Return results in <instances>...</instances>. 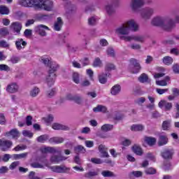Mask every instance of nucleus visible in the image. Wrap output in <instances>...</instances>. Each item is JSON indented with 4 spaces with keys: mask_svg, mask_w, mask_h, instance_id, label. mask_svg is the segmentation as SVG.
<instances>
[{
    "mask_svg": "<svg viewBox=\"0 0 179 179\" xmlns=\"http://www.w3.org/2000/svg\"><path fill=\"white\" fill-rule=\"evenodd\" d=\"M138 29L139 26L138 24H136L135 20H130L122 24L120 27H117L115 31L120 40L128 41V39L126 38L127 37H131V36H128V34H129V31L131 30V31H138Z\"/></svg>",
    "mask_w": 179,
    "mask_h": 179,
    "instance_id": "1",
    "label": "nucleus"
},
{
    "mask_svg": "<svg viewBox=\"0 0 179 179\" xmlns=\"http://www.w3.org/2000/svg\"><path fill=\"white\" fill-rule=\"evenodd\" d=\"M153 26L163 27L166 31H171L176 27V22L173 19L157 16L152 20Z\"/></svg>",
    "mask_w": 179,
    "mask_h": 179,
    "instance_id": "2",
    "label": "nucleus"
},
{
    "mask_svg": "<svg viewBox=\"0 0 179 179\" xmlns=\"http://www.w3.org/2000/svg\"><path fill=\"white\" fill-rule=\"evenodd\" d=\"M41 152L45 153H57L58 155H53L50 158V162L52 163H59L60 162H64L66 160V157L61 155L62 151L59 148H55L52 147H46L41 150Z\"/></svg>",
    "mask_w": 179,
    "mask_h": 179,
    "instance_id": "3",
    "label": "nucleus"
},
{
    "mask_svg": "<svg viewBox=\"0 0 179 179\" xmlns=\"http://www.w3.org/2000/svg\"><path fill=\"white\" fill-rule=\"evenodd\" d=\"M54 8V3L51 0H38L36 3V9H42L47 10V12H51Z\"/></svg>",
    "mask_w": 179,
    "mask_h": 179,
    "instance_id": "4",
    "label": "nucleus"
},
{
    "mask_svg": "<svg viewBox=\"0 0 179 179\" xmlns=\"http://www.w3.org/2000/svg\"><path fill=\"white\" fill-rule=\"evenodd\" d=\"M155 13V8L147 7L141 11V17L145 20H149Z\"/></svg>",
    "mask_w": 179,
    "mask_h": 179,
    "instance_id": "5",
    "label": "nucleus"
},
{
    "mask_svg": "<svg viewBox=\"0 0 179 179\" xmlns=\"http://www.w3.org/2000/svg\"><path fill=\"white\" fill-rule=\"evenodd\" d=\"M38 0H18V3L24 8H36Z\"/></svg>",
    "mask_w": 179,
    "mask_h": 179,
    "instance_id": "6",
    "label": "nucleus"
},
{
    "mask_svg": "<svg viewBox=\"0 0 179 179\" xmlns=\"http://www.w3.org/2000/svg\"><path fill=\"white\" fill-rule=\"evenodd\" d=\"M145 6L144 0H131L130 6L134 12H138L140 8Z\"/></svg>",
    "mask_w": 179,
    "mask_h": 179,
    "instance_id": "7",
    "label": "nucleus"
},
{
    "mask_svg": "<svg viewBox=\"0 0 179 179\" xmlns=\"http://www.w3.org/2000/svg\"><path fill=\"white\" fill-rule=\"evenodd\" d=\"M130 66H134L133 69H130L132 73H138L141 71V64L136 59H130Z\"/></svg>",
    "mask_w": 179,
    "mask_h": 179,
    "instance_id": "8",
    "label": "nucleus"
},
{
    "mask_svg": "<svg viewBox=\"0 0 179 179\" xmlns=\"http://www.w3.org/2000/svg\"><path fill=\"white\" fill-rule=\"evenodd\" d=\"M12 145H13V143L11 141H2L0 139V148L2 152H6V150H9V149L12 148Z\"/></svg>",
    "mask_w": 179,
    "mask_h": 179,
    "instance_id": "9",
    "label": "nucleus"
},
{
    "mask_svg": "<svg viewBox=\"0 0 179 179\" xmlns=\"http://www.w3.org/2000/svg\"><path fill=\"white\" fill-rule=\"evenodd\" d=\"M45 30H50V28L44 24H39L35 27L36 33H38V34H39V36H42V37L47 36Z\"/></svg>",
    "mask_w": 179,
    "mask_h": 179,
    "instance_id": "10",
    "label": "nucleus"
},
{
    "mask_svg": "<svg viewBox=\"0 0 179 179\" xmlns=\"http://www.w3.org/2000/svg\"><path fill=\"white\" fill-rule=\"evenodd\" d=\"M158 106L159 108H163L165 111H171L173 108V103L164 100L160 101Z\"/></svg>",
    "mask_w": 179,
    "mask_h": 179,
    "instance_id": "11",
    "label": "nucleus"
},
{
    "mask_svg": "<svg viewBox=\"0 0 179 179\" xmlns=\"http://www.w3.org/2000/svg\"><path fill=\"white\" fill-rule=\"evenodd\" d=\"M127 41H131L134 40V41H138V43H145V40H146V36L143 35H131L130 37L126 38Z\"/></svg>",
    "mask_w": 179,
    "mask_h": 179,
    "instance_id": "12",
    "label": "nucleus"
},
{
    "mask_svg": "<svg viewBox=\"0 0 179 179\" xmlns=\"http://www.w3.org/2000/svg\"><path fill=\"white\" fill-rule=\"evenodd\" d=\"M10 29L13 30L14 33H17V34H20V31L22 30V23L20 22H14L10 26Z\"/></svg>",
    "mask_w": 179,
    "mask_h": 179,
    "instance_id": "13",
    "label": "nucleus"
},
{
    "mask_svg": "<svg viewBox=\"0 0 179 179\" xmlns=\"http://www.w3.org/2000/svg\"><path fill=\"white\" fill-rule=\"evenodd\" d=\"M111 74L110 73H102L98 76L99 83L106 85L107 83V78H110Z\"/></svg>",
    "mask_w": 179,
    "mask_h": 179,
    "instance_id": "14",
    "label": "nucleus"
},
{
    "mask_svg": "<svg viewBox=\"0 0 179 179\" xmlns=\"http://www.w3.org/2000/svg\"><path fill=\"white\" fill-rule=\"evenodd\" d=\"M18 90H19V85H17V84L15 83H10L6 87V91L8 93H17Z\"/></svg>",
    "mask_w": 179,
    "mask_h": 179,
    "instance_id": "15",
    "label": "nucleus"
},
{
    "mask_svg": "<svg viewBox=\"0 0 179 179\" xmlns=\"http://www.w3.org/2000/svg\"><path fill=\"white\" fill-rule=\"evenodd\" d=\"M173 153L174 152H173V150L166 149L161 153V155H162V157H163V159H164L165 160H167V159H173Z\"/></svg>",
    "mask_w": 179,
    "mask_h": 179,
    "instance_id": "16",
    "label": "nucleus"
},
{
    "mask_svg": "<svg viewBox=\"0 0 179 179\" xmlns=\"http://www.w3.org/2000/svg\"><path fill=\"white\" fill-rule=\"evenodd\" d=\"M6 136H12L13 139H17L20 136L19 130L13 129L10 131L6 132Z\"/></svg>",
    "mask_w": 179,
    "mask_h": 179,
    "instance_id": "17",
    "label": "nucleus"
},
{
    "mask_svg": "<svg viewBox=\"0 0 179 179\" xmlns=\"http://www.w3.org/2000/svg\"><path fill=\"white\" fill-rule=\"evenodd\" d=\"M58 68H59V65L57 64L56 62H52L50 65V69L48 71V73L50 74V76H55V72L57 71Z\"/></svg>",
    "mask_w": 179,
    "mask_h": 179,
    "instance_id": "18",
    "label": "nucleus"
},
{
    "mask_svg": "<svg viewBox=\"0 0 179 179\" xmlns=\"http://www.w3.org/2000/svg\"><path fill=\"white\" fill-rule=\"evenodd\" d=\"M52 169L55 173H66V171H69V168L64 166H55L52 167Z\"/></svg>",
    "mask_w": 179,
    "mask_h": 179,
    "instance_id": "19",
    "label": "nucleus"
},
{
    "mask_svg": "<svg viewBox=\"0 0 179 179\" xmlns=\"http://www.w3.org/2000/svg\"><path fill=\"white\" fill-rule=\"evenodd\" d=\"M26 45H27V43L24 41H23L22 38H18L16 41H15V47L17 48V50H20L22 48H24V47H26Z\"/></svg>",
    "mask_w": 179,
    "mask_h": 179,
    "instance_id": "20",
    "label": "nucleus"
},
{
    "mask_svg": "<svg viewBox=\"0 0 179 179\" xmlns=\"http://www.w3.org/2000/svg\"><path fill=\"white\" fill-rule=\"evenodd\" d=\"M55 79H57V75L55 76H51V74L48 73V76L46 77V83L49 87H51L55 83Z\"/></svg>",
    "mask_w": 179,
    "mask_h": 179,
    "instance_id": "21",
    "label": "nucleus"
},
{
    "mask_svg": "<svg viewBox=\"0 0 179 179\" xmlns=\"http://www.w3.org/2000/svg\"><path fill=\"white\" fill-rule=\"evenodd\" d=\"M52 128L57 131L62 130V131H69V127L64 124H61L59 123H54L52 124Z\"/></svg>",
    "mask_w": 179,
    "mask_h": 179,
    "instance_id": "22",
    "label": "nucleus"
},
{
    "mask_svg": "<svg viewBox=\"0 0 179 179\" xmlns=\"http://www.w3.org/2000/svg\"><path fill=\"white\" fill-rule=\"evenodd\" d=\"M121 92V85L116 84L110 89V94L112 96H117Z\"/></svg>",
    "mask_w": 179,
    "mask_h": 179,
    "instance_id": "23",
    "label": "nucleus"
},
{
    "mask_svg": "<svg viewBox=\"0 0 179 179\" xmlns=\"http://www.w3.org/2000/svg\"><path fill=\"white\" fill-rule=\"evenodd\" d=\"M99 151L100 152L101 155H102L101 157H109L108 152H107V148L106 145L101 144L98 147Z\"/></svg>",
    "mask_w": 179,
    "mask_h": 179,
    "instance_id": "24",
    "label": "nucleus"
},
{
    "mask_svg": "<svg viewBox=\"0 0 179 179\" xmlns=\"http://www.w3.org/2000/svg\"><path fill=\"white\" fill-rule=\"evenodd\" d=\"M134 153L135 155H137V156H142L143 155V151L142 150V148H141L140 145L135 144L132 148H131Z\"/></svg>",
    "mask_w": 179,
    "mask_h": 179,
    "instance_id": "25",
    "label": "nucleus"
},
{
    "mask_svg": "<svg viewBox=\"0 0 179 179\" xmlns=\"http://www.w3.org/2000/svg\"><path fill=\"white\" fill-rule=\"evenodd\" d=\"M168 142H169V139L167 138V136L159 135V138L158 141V145L159 146H164V145H167Z\"/></svg>",
    "mask_w": 179,
    "mask_h": 179,
    "instance_id": "26",
    "label": "nucleus"
},
{
    "mask_svg": "<svg viewBox=\"0 0 179 179\" xmlns=\"http://www.w3.org/2000/svg\"><path fill=\"white\" fill-rule=\"evenodd\" d=\"M171 80L170 76H166L164 80L156 81V85H157V86H167V83L170 82Z\"/></svg>",
    "mask_w": 179,
    "mask_h": 179,
    "instance_id": "27",
    "label": "nucleus"
},
{
    "mask_svg": "<svg viewBox=\"0 0 179 179\" xmlns=\"http://www.w3.org/2000/svg\"><path fill=\"white\" fill-rule=\"evenodd\" d=\"M62 24H64L62 19L59 17H57V21L55 22L54 24V30H55L56 31H59L61 30V28L62 27Z\"/></svg>",
    "mask_w": 179,
    "mask_h": 179,
    "instance_id": "28",
    "label": "nucleus"
},
{
    "mask_svg": "<svg viewBox=\"0 0 179 179\" xmlns=\"http://www.w3.org/2000/svg\"><path fill=\"white\" fill-rule=\"evenodd\" d=\"M144 141L149 146H155L156 145V138L145 136Z\"/></svg>",
    "mask_w": 179,
    "mask_h": 179,
    "instance_id": "29",
    "label": "nucleus"
},
{
    "mask_svg": "<svg viewBox=\"0 0 179 179\" xmlns=\"http://www.w3.org/2000/svg\"><path fill=\"white\" fill-rule=\"evenodd\" d=\"M94 113H107V107L103 105H98L96 107L93 108Z\"/></svg>",
    "mask_w": 179,
    "mask_h": 179,
    "instance_id": "30",
    "label": "nucleus"
},
{
    "mask_svg": "<svg viewBox=\"0 0 179 179\" xmlns=\"http://www.w3.org/2000/svg\"><path fill=\"white\" fill-rule=\"evenodd\" d=\"M64 139L62 137H53L48 140L49 143H62Z\"/></svg>",
    "mask_w": 179,
    "mask_h": 179,
    "instance_id": "31",
    "label": "nucleus"
},
{
    "mask_svg": "<svg viewBox=\"0 0 179 179\" xmlns=\"http://www.w3.org/2000/svg\"><path fill=\"white\" fill-rule=\"evenodd\" d=\"M115 65L113 63H106L105 65V73H110L111 71H115Z\"/></svg>",
    "mask_w": 179,
    "mask_h": 179,
    "instance_id": "32",
    "label": "nucleus"
},
{
    "mask_svg": "<svg viewBox=\"0 0 179 179\" xmlns=\"http://www.w3.org/2000/svg\"><path fill=\"white\" fill-rule=\"evenodd\" d=\"M131 131H134L135 132H138L139 131H143L145 129V126L142 124H133L131 127Z\"/></svg>",
    "mask_w": 179,
    "mask_h": 179,
    "instance_id": "33",
    "label": "nucleus"
},
{
    "mask_svg": "<svg viewBox=\"0 0 179 179\" xmlns=\"http://www.w3.org/2000/svg\"><path fill=\"white\" fill-rule=\"evenodd\" d=\"M113 128H114L113 124H105L101 126V131H103V132H108L109 131H113Z\"/></svg>",
    "mask_w": 179,
    "mask_h": 179,
    "instance_id": "34",
    "label": "nucleus"
},
{
    "mask_svg": "<svg viewBox=\"0 0 179 179\" xmlns=\"http://www.w3.org/2000/svg\"><path fill=\"white\" fill-rule=\"evenodd\" d=\"M9 13H10L9 8L3 5L0 6V15H8Z\"/></svg>",
    "mask_w": 179,
    "mask_h": 179,
    "instance_id": "35",
    "label": "nucleus"
},
{
    "mask_svg": "<svg viewBox=\"0 0 179 179\" xmlns=\"http://www.w3.org/2000/svg\"><path fill=\"white\" fill-rule=\"evenodd\" d=\"M138 81L141 83H147V82H149V76H148L146 73H142L138 77Z\"/></svg>",
    "mask_w": 179,
    "mask_h": 179,
    "instance_id": "36",
    "label": "nucleus"
},
{
    "mask_svg": "<svg viewBox=\"0 0 179 179\" xmlns=\"http://www.w3.org/2000/svg\"><path fill=\"white\" fill-rule=\"evenodd\" d=\"M158 71L161 73H157L154 75L155 79H159V78H163L166 73H163L164 72L165 69L163 67L158 68Z\"/></svg>",
    "mask_w": 179,
    "mask_h": 179,
    "instance_id": "37",
    "label": "nucleus"
},
{
    "mask_svg": "<svg viewBox=\"0 0 179 179\" xmlns=\"http://www.w3.org/2000/svg\"><path fill=\"white\" fill-rule=\"evenodd\" d=\"M48 139H50V137H48V135L43 134V135L38 136L36 138V141H37V142H39L40 143H44L45 142H46V141H48Z\"/></svg>",
    "mask_w": 179,
    "mask_h": 179,
    "instance_id": "38",
    "label": "nucleus"
},
{
    "mask_svg": "<svg viewBox=\"0 0 179 179\" xmlns=\"http://www.w3.org/2000/svg\"><path fill=\"white\" fill-rule=\"evenodd\" d=\"M9 36V29L7 27L0 28V37H6Z\"/></svg>",
    "mask_w": 179,
    "mask_h": 179,
    "instance_id": "39",
    "label": "nucleus"
},
{
    "mask_svg": "<svg viewBox=\"0 0 179 179\" xmlns=\"http://www.w3.org/2000/svg\"><path fill=\"white\" fill-rule=\"evenodd\" d=\"M38 93H40V89L35 87L30 91L29 94L31 97H37Z\"/></svg>",
    "mask_w": 179,
    "mask_h": 179,
    "instance_id": "40",
    "label": "nucleus"
},
{
    "mask_svg": "<svg viewBox=\"0 0 179 179\" xmlns=\"http://www.w3.org/2000/svg\"><path fill=\"white\" fill-rule=\"evenodd\" d=\"M29 155V152H24L22 154H14L13 155V157L15 159L17 160V159H26Z\"/></svg>",
    "mask_w": 179,
    "mask_h": 179,
    "instance_id": "41",
    "label": "nucleus"
},
{
    "mask_svg": "<svg viewBox=\"0 0 179 179\" xmlns=\"http://www.w3.org/2000/svg\"><path fill=\"white\" fill-rule=\"evenodd\" d=\"M96 176H99V172L91 171L85 173L84 177H85V178H92V177H96Z\"/></svg>",
    "mask_w": 179,
    "mask_h": 179,
    "instance_id": "42",
    "label": "nucleus"
},
{
    "mask_svg": "<svg viewBox=\"0 0 179 179\" xmlns=\"http://www.w3.org/2000/svg\"><path fill=\"white\" fill-rule=\"evenodd\" d=\"M162 61L165 65H171L173 64V58L170 56L164 57Z\"/></svg>",
    "mask_w": 179,
    "mask_h": 179,
    "instance_id": "43",
    "label": "nucleus"
},
{
    "mask_svg": "<svg viewBox=\"0 0 179 179\" xmlns=\"http://www.w3.org/2000/svg\"><path fill=\"white\" fill-rule=\"evenodd\" d=\"M143 174V173H142V171H134L129 173V177L132 178V176H134V177H136V178H139V177H142Z\"/></svg>",
    "mask_w": 179,
    "mask_h": 179,
    "instance_id": "44",
    "label": "nucleus"
},
{
    "mask_svg": "<svg viewBox=\"0 0 179 179\" xmlns=\"http://www.w3.org/2000/svg\"><path fill=\"white\" fill-rule=\"evenodd\" d=\"M13 16L17 20H20L23 17V16H24V13L20 10H18L13 13Z\"/></svg>",
    "mask_w": 179,
    "mask_h": 179,
    "instance_id": "45",
    "label": "nucleus"
},
{
    "mask_svg": "<svg viewBox=\"0 0 179 179\" xmlns=\"http://www.w3.org/2000/svg\"><path fill=\"white\" fill-rule=\"evenodd\" d=\"M101 174L103 177H108V178L115 177V175L111 171H103L101 172Z\"/></svg>",
    "mask_w": 179,
    "mask_h": 179,
    "instance_id": "46",
    "label": "nucleus"
},
{
    "mask_svg": "<svg viewBox=\"0 0 179 179\" xmlns=\"http://www.w3.org/2000/svg\"><path fill=\"white\" fill-rule=\"evenodd\" d=\"M73 101L76 102V104H82L83 99H82V96H80L79 94H76L74 95V99H73Z\"/></svg>",
    "mask_w": 179,
    "mask_h": 179,
    "instance_id": "47",
    "label": "nucleus"
},
{
    "mask_svg": "<svg viewBox=\"0 0 179 179\" xmlns=\"http://www.w3.org/2000/svg\"><path fill=\"white\" fill-rule=\"evenodd\" d=\"M170 127H171L170 121L165 120L163 122L162 129H164V131H167L169 129V128H170Z\"/></svg>",
    "mask_w": 179,
    "mask_h": 179,
    "instance_id": "48",
    "label": "nucleus"
},
{
    "mask_svg": "<svg viewBox=\"0 0 179 179\" xmlns=\"http://www.w3.org/2000/svg\"><path fill=\"white\" fill-rule=\"evenodd\" d=\"M75 152L76 153H85V152H86V149H85V147L82 145H78L75 148Z\"/></svg>",
    "mask_w": 179,
    "mask_h": 179,
    "instance_id": "49",
    "label": "nucleus"
},
{
    "mask_svg": "<svg viewBox=\"0 0 179 179\" xmlns=\"http://www.w3.org/2000/svg\"><path fill=\"white\" fill-rule=\"evenodd\" d=\"M106 10L108 13V15H113L115 10H114V7L111 5H108L106 6Z\"/></svg>",
    "mask_w": 179,
    "mask_h": 179,
    "instance_id": "50",
    "label": "nucleus"
},
{
    "mask_svg": "<svg viewBox=\"0 0 179 179\" xmlns=\"http://www.w3.org/2000/svg\"><path fill=\"white\" fill-rule=\"evenodd\" d=\"M56 93L57 91L55 90V88H53L50 91H48L46 92V96L48 97V99H51V97H54V96H55Z\"/></svg>",
    "mask_w": 179,
    "mask_h": 179,
    "instance_id": "51",
    "label": "nucleus"
},
{
    "mask_svg": "<svg viewBox=\"0 0 179 179\" xmlns=\"http://www.w3.org/2000/svg\"><path fill=\"white\" fill-rule=\"evenodd\" d=\"M163 169L165 170V171H167L169 170H171V164L169 161H165L164 162Z\"/></svg>",
    "mask_w": 179,
    "mask_h": 179,
    "instance_id": "52",
    "label": "nucleus"
},
{
    "mask_svg": "<svg viewBox=\"0 0 179 179\" xmlns=\"http://www.w3.org/2000/svg\"><path fill=\"white\" fill-rule=\"evenodd\" d=\"M73 80L74 83H76V85H79V83L80 82L79 79V73H73Z\"/></svg>",
    "mask_w": 179,
    "mask_h": 179,
    "instance_id": "53",
    "label": "nucleus"
},
{
    "mask_svg": "<svg viewBox=\"0 0 179 179\" xmlns=\"http://www.w3.org/2000/svg\"><path fill=\"white\" fill-rule=\"evenodd\" d=\"M80 62L82 64L83 66H87L90 62H89V58L84 57L80 59Z\"/></svg>",
    "mask_w": 179,
    "mask_h": 179,
    "instance_id": "54",
    "label": "nucleus"
},
{
    "mask_svg": "<svg viewBox=\"0 0 179 179\" xmlns=\"http://www.w3.org/2000/svg\"><path fill=\"white\" fill-rule=\"evenodd\" d=\"M10 46V45H9V43H8L5 40L0 41V47L1 48H9Z\"/></svg>",
    "mask_w": 179,
    "mask_h": 179,
    "instance_id": "55",
    "label": "nucleus"
},
{
    "mask_svg": "<svg viewBox=\"0 0 179 179\" xmlns=\"http://www.w3.org/2000/svg\"><path fill=\"white\" fill-rule=\"evenodd\" d=\"M31 166L33 167V169H44V166L38 162L31 163Z\"/></svg>",
    "mask_w": 179,
    "mask_h": 179,
    "instance_id": "56",
    "label": "nucleus"
},
{
    "mask_svg": "<svg viewBox=\"0 0 179 179\" xmlns=\"http://www.w3.org/2000/svg\"><path fill=\"white\" fill-rule=\"evenodd\" d=\"M145 174H148V175L156 174V169L152 167L148 168L145 170Z\"/></svg>",
    "mask_w": 179,
    "mask_h": 179,
    "instance_id": "57",
    "label": "nucleus"
},
{
    "mask_svg": "<svg viewBox=\"0 0 179 179\" xmlns=\"http://www.w3.org/2000/svg\"><path fill=\"white\" fill-rule=\"evenodd\" d=\"M0 71H4L6 72H9L10 71V67L6 64H0Z\"/></svg>",
    "mask_w": 179,
    "mask_h": 179,
    "instance_id": "58",
    "label": "nucleus"
},
{
    "mask_svg": "<svg viewBox=\"0 0 179 179\" xmlns=\"http://www.w3.org/2000/svg\"><path fill=\"white\" fill-rule=\"evenodd\" d=\"M20 162L19 161L14 162L10 165L9 169L10 170H15V169H16L17 166H20Z\"/></svg>",
    "mask_w": 179,
    "mask_h": 179,
    "instance_id": "59",
    "label": "nucleus"
},
{
    "mask_svg": "<svg viewBox=\"0 0 179 179\" xmlns=\"http://www.w3.org/2000/svg\"><path fill=\"white\" fill-rule=\"evenodd\" d=\"M41 62H43V64H44L45 65H50V59H48V57H42L41 58Z\"/></svg>",
    "mask_w": 179,
    "mask_h": 179,
    "instance_id": "60",
    "label": "nucleus"
},
{
    "mask_svg": "<svg viewBox=\"0 0 179 179\" xmlns=\"http://www.w3.org/2000/svg\"><path fill=\"white\" fill-rule=\"evenodd\" d=\"M106 52L109 57H115V52L112 48H108Z\"/></svg>",
    "mask_w": 179,
    "mask_h": 179,
    "instance_id": "61",
    "label": "nucleus"
},
{
    "mask_svg": "<svg viewBox=\"0 0 179 179\" xmlns=\"http://www.w3.org/2000/svg\"><path fill=\"white\" fill-rule=\"evenodd\" d=\"M100 65H101V60H100V58L97 57L94 61L93 66L96 68L97 66H100Z\"/></svg>",
    "mask_w": 179,
    "mask_h": 179,
    "instance_id": "62",
    "label": "nucleus"
},
{
    "mask_svg": "<svg viewBox=\"0 0 179 179\" xmlns=\"http://www.w3.org/2000/svg\"><path fill=\"white\" fill-rule=\"evenodd\" d=\"M32 120H33V117H31V115H28L26 117V124L27 125V127H30V125L32 124Z\"/></svg>",
    "mask_w": 179,
    "mask_h": 179,
    "instance_id": "63",
    "label": "nucleus"
},
{
    "mask_svg": "<svg viewBox=\"0 0 179 179\" xmlns=\"http://www.w3.org/2000/svg\"><path fill=\"white\" fill-rule=\"evenodd\" d=\"M22 135H24V136H28V138H33V133L27 130H24L22 131Z\"/></svg>",
    "mask_w": 179,
    "mask_h": 179,
    "instance_id": "64",
    "label": "nucleus"
}]
</instances>
